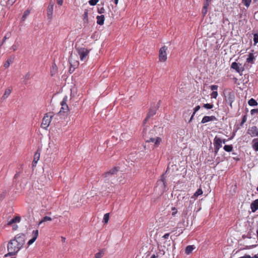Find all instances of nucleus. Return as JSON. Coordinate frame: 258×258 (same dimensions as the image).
Instances as JSON below:
<instances>
[{
  "instance_id": "423d86ee",
  "label": "nucleus",
  "mask_w": 258,
  "mask_h": 258,
  "mask_svg": "<svg viewBox=\"0 0 258 258\" xmlns=\"http://www.w3.org/2000/svg\"><path fill=\"white\" fill-rule=\"evenodd\" d=\"M54 4L50 2L47 9V16L48 19L51 20L53 16Z\"/></svg>"
},
{
  "instance_id": "f8f14e48",
  "label": "nucleus",
  "mask_w": 258,
  "mask_h": 258,
  "mask_svg": "<svg viewBox=\"0 0 258 258\" xmlns=\"http://www.w3.org/2000/svg\"><path fill=\"white\" fill-rule=\"evenodd\" d=\"M215 120H216V117L214 116H205L203 118L201 122L202 123H205Z\"/></svg>"
},
{
  "instance_id": "13d9d810",
  "label": "nucleus",
  "mask_w": 258,
  "mask_h": 258,
  "mask_svg": "<svg viewBox=\"0 0 258 258\" xmlns=\"http://www.w3.org/2000/svg\"><path fill=\"white\" fill-rule=\"evenodd\" d=\"M150 258H156V255L155 254H153Z\"/></svg>"
},
{
  "instance_id": "aec40b11",
  "label": "nucleus",
  "mask_w": 258,
  "mask_h": 258,
  "mask_svg": "<svg viewBox=\"0 0 258 258\" xmlns=\"http://www.w3.org/2000/svg\"><path fill=\"white\" fill-rule=\"evenodd\" d=\"M105 20L104 15L98 16L97 17V23L98 25H102Z\"/></svg>"
},
{
  "instance_id": "79ce46f5",
  "label": "nucleus",
  "mask_w": 258,
  "mask_h": 258,
  "mask_svg": "<svg viewBox=\"0 0 258 258\" xmlns=\"http://www.w3.org/2000/svg\"><path fill=\"white\" fill-rule=\"evenodd\" d=\"M30 78V74L29 73H27L24 76V79L25 81H27Z\"/></svg>"
},
{
  "instance_id": "9d476101",
  "label": "nucleus",
  "mask_w": 258,
  "mask_h": 258,
  "mask_svg": "<svg viewBox=\"0 0 258 258\" xmlns=\"http://www.w3.org/2000/svg\"><path fill=\"white\" fill-rule=\"evenodd\" d=\"M69 61L71 66L74 68H76L79 66V61L76 60L75 56L73 54L71 55Z\"/></svg>"
},
{
  "instance_id": "3c124183",
  "label": "nucleus",
  "mask_w": 258,
  "mask_h": 258,
  "mask_svg": "<svg viewBox=\"0 0 258 258\" xmlns=\"http://www.w3.org/2000/svg\"><path fill=\"white\" fill-rule=\"evenodd\" d=\"M16 0H9L8 1V3L11 5H12L15 2H16Z\"/></svg>"
},
{
  "instance_id": "cd10ccee",
  "label": "nucleus",
  "mask_w": 258,
  "mask_h": 258,
  "mask_svg": "<svg viewBox=\"0 0 258 258\" xmlns=\"http://www.w3.org/2000/svg\"><path fill=\"white\" fill-rule=\"evenodd\" d=\"M109 219V213H106L104 215L103 222L106 224L108 223Z\"/></svg>"
},
{
  "instance_id": "4d7b16f0",
  "label": "nucleus",
  "mask_w": 258,
  "mask_h": 258,
  "mask_svg": "<svg viewBox=\"0 0 258 258\" xmlns=\"http://www.w3.org/2000/svg\"><path fill=\"white\" fill-rule=\"evenodd\" d=\"M61 239L63 242L65 241L66 238L63 237H61Z\"/></svg>"
},
{
  "instance_id": "20e7f679",
  "label": "nucleus",
  "mask_w": 258,
  "mask_h": 258,
  "mask_svg": "<svg viewBox=\"0 0 258 258\" xmlns=\"http://www.w3.org/2000/svg\"><path fill=\"white\" fill-rule=\"evenodd\" d=\"M167 47L166 46H162L159 50V59L161 62H165L167 58L166 51Z\"/></svg>"
},
{
  "instance_id": "4be33fe9",
  "label": "nucleus",
  "mask_w": 258,
  "mask_h": 258,
  "mask_svg": "<svg viewBox=\"0 0 258 258\" xmlns=\"http://www.w3.org/2000/svg\"><path fill=\"white\" fill-rule=\"evenodd\" d=\"M13 58L10 57L4 63V66L5 68H8L9 67L10 65L13 62Z\"/></svg>"
},
{
  "instance_id": "ea45409f",
  "label": "nucleus",
  "mask_w": 258,
  "mask_h": 258,
  "mask_svg": "<svg viewBox=\"0 0 258 258\" xmlns=\"http://www.w3.org/2000/svg\"><path fill=\"white\" fill-rule=\"evenodd\" d=\"M18 47V44H15L12 46V47L10 48V49L12 50L13 51H15L17 49Z\"/></svg>"
},
{
  "instance_id": "b1692460",
  "label": "nucleus",
  "mask_w": 258,
  "mask_h": 258,
  "mask_svg": "<svg viewBox=\"0 0 258 258\" xmlns=\"http://www.w3.org/2000/svg\"><path fill=\"white\" fill-rule=\"evenodd\" d=\"M209 6V4H206V3L204 4V5L203 6V10L202 11V13L204 16L206 15V14L207 13L208 8Z\"/></svg>"
},
{
  "instance_id": "72a5a7b5",
  "label": "nucleus",
  "mask_w": 258,
  "mask_h": 258,
  "mask_svg": "<svg viewBox=\"0 0 258 258\" xmlns=\"http://www.w3.org/2000/svg\"><path fill=\"white\" fill-rule=\"evenodd\" d=\"M177 213V209L175 207H173L171 209V215L172 216H175Z\"/></svg>"
},
{
  "instance_id": "393cba45",
  "label": "nucleus",
  "mask_w": 258,
  "mask_h": 258,
  "mask_svg": "<svg viewBox=\"0 0 258 258\" xmlns=\"http://www.w3.org/2000/svg\"><path fill=\"white\" fill-rule=\"evenodd\" d=\"M158 184L159 185L161 184V185L162 187V188H164L165 187V178H164L163 175H162V176L161 177V179L158 181Z\"/></svg>"
},
{
  "instance_id": "bb28decb",
  "label": "nucleus",
  "mask_w": 258,
  "mask_h": 258,
  "mask_svg": "<svg viewBox=\"0 0 258 258\" xmlns=\"http://www.w3.org/2000/svg\"><path fill=\"white\" fill-rule=\"evenodd\" d=\"M52 220V219L51 217L48 216H45L43 219L40 221L39 223V225L41 224L42 223L47 222V221H50Z\"/></svg>"
},
{
  "instance_id": "603ef678",
  "label": "nucleus",
  "mask_w": 258,
  "mask_h": 258,
  "mask_svg": "<svg viewBox=\"0 0 258 258\" xmlns=\"http://www.w3.org/2000/svg\"><path fill=\"white\" fill-rule=\"evenodd\" d=\"M212 0H206V2L205 3L210 4V2Z\"/></svg>"
},
{
  "instance_id": "de8ad7c7",
  "label": "nucleus",
  "mask_w": 258,
  "mask_h": 258,
  "mask_svg": "<svg viewBox=\"0 0 258 258\" xmlns=\"http://www.w3.org/2000/svg\"><path fill=\"white\" fill-rule=\"evenodd\" d=\"M57 4L59 5H62L63 3V0H56Z\"/></svg>"
},
{
  "instance_id": "c03bdc74",
  "label": "nucleus",
  "mask_w": 258,
  "mask_h": 258,
  "mask_svg": "<svg viewBox=\"0 0 258 258\" xmlns=\"http://www.w3.org/2000/svg\"><path fill=\"white\" fill-rule=\"evenodd\" d=\"M200 109V106L199 105L197 106L194 108V114H195L196 112L197 111H198Z\"/></svg>"
},
{
  "instance_id": "dca6fc26",
  "label": "nucleus",
  "mask_w": 258,
  "mask_h": 258,
  "mask_svg": "<svg viewBox=\"0 0 258 258\" xmlns=\"http://www.w3.org/2000/svg\"><path fill=\"white\" fill-rule=\"evenodd\" d=\"M155 113H156V109H152V108L150 109L148 114H147L146 118L145 119V120L144 121V123H145L146 122V121H147V120L148 119V118L153 116L154 114H155Z\"/></svg>"
},
{
  "instance_id": "bf43d9fd",
  "label": "nucleus",
  "mask_w": 258,
  "mask_h": 258,
  "mask_svg": "<svg viewBox=\"0 0 258 258\" xmlns=\"http://www.w3.org/2000/svg\"><path fill=\"white\" fill-rule=\"evenodd\" d=\"M252 258H258V256L256 255H255L253 256H252Z\"/></svg>"
},
{
  "instance_id": "f3484780",
  "label": "nucleus",
  "mask_w": 258,
  "mask_h": 258,
  "mask_svg": "<svg viewBox=\"0 0 258 258\" xmlns=\"http://www.w3.org/2000/svg\"><path fill=\"white\" fill-rule=\"evenodd\" d=\"M250 208L252 212H255L258 209V199L254 200L251 204Z\"/></svg>"
},
{
  "instance_id": "ddd939ff",
  "label": "nucleus",
  "mask_w": 258,
  "mask_h": 258,
  "mask_svg": "<svg viewBox=\"0 0 258 258\" xmlns=\"http://www.w3.org/2000/svg\"><path fill=\"white\" fill-rule=\"evenodd\" d=\"M147 142L154 143L155 145L158 146L161 142V139L159 137H156L155 138H151L149 140H147Z\"/></svg>"
},
{
  "instance_id": "9b49d317",
  "label": "nucleus",
  "mask_w": 258,
  "mask_h": 258,
  "mask_svg": "<svg viewBox=\"0 0 258 258\" xmlns=\"http://www.w3.org/2000/svg\"><path fill=\"white\" fill-rule=\"evenodd\" d=\"M117 170L116 168L112 169L108 172H107L105 174V177L106 180H109L111 177L116 174Z\"/></svg>"
},
{
  "instance_id": "1a4fd4ad",
  "label": "nucleus",
  "mask_w": 258,
  "mask_h": 258,
  "mask_svg": "<svg viewBox=\"0 0 258 258\" xmlns=\"http://www.w3.org/2000/svg\"><path fill=\"white\" fill-rule=\"evenodd\" d=\"M32 235V238L31 239H30L27 243L28 245H31L36 240L38 235V230H36L33 231Z\"/></svg>"
},
{
  "instance_id": "7c9ffc66",
  "label": "nucleus",
  "mask_w": 258,
  "mask_h": 258,
  "mask_svg": "<svg viewBox=\"0 0 258 258\" xmlns=\"http://www.w3.org/2000/svg\"><path fill=\"white\" fill-rule=\"evenodd\" d=\"M11 36V33L10 32H8L7 33H6L3 38V40L2 45L4 43V42L6 41V39L10 38Z\"/></svg>"
},
{
  "instance_id": "0e129e2a",
  "label": "nucleus",
  "mask_w": 258,
  "mask_h": 258,
  "mask_svg": "<svg viewBox=\"0 0 258 258\" xmlns=\"http://www.w3.org/2000/svg\"><path fill=\"white\" fill-rule=\"evenodd\" d=\"M256 190L258 191V186L256 188Z\"/></svg>"
},
{
  "instance_id": "e2e57ef3",
  "label": "nucleus",
  "mask_w": 258,
  "mask_h": 258,
  "mask_svg": "<svg viewBox=\"0 0 258 258\" xmlns=\"http://www.w3.org/2000/svg\"><path fill=\"white\" fill-rule=\"evenodd\" d=\"M244 121H245V119H244V118H243V122H244Z\"/></svg>"
},
{
  "instance_id": "680f3d73",
  "label": "nucleus",
  "mask_w": 258,
  "mask_h": 258,
  "mask_svg": "<svg viewBox=\"0 0 258 258\" xmlns=\"http://www.w3.org/2000/svg\"><path fill=\"white\" fill-rule=\"evenodd\" d=\"M225 142H226L225 140H224L223 141H222V143H223L224 144H225Z\"/></svg>"
},
{
  "instance_id": "473e14b6",
  "label": "nucleus",
  "mask_w": 258,
  "mask_h": 258,
  "mask_svg": "<svg viewBox=\"0 0 258 258\" xmlns=\"http://www.w3.org/2000/svg\"><path fill=\"white\" fill-rule=\"evenodd\" d=\"M224 149L227 152H231L232 150V147L231 145H225L224 147Z\"/></svg>"
},
{
  "instance_id": "412c9836",
  "label": "nucleus",
  "mask_w": 258,
  "mask_h": 258,
  "mask_svg": "<svg viewBox=\"0 0 258 258\" xmlns=\"http://www.w3.org/2000/svg\"><path fill=\"white\" fill-rule=\"evenodd\" d=\"M254 59V56L253 53H249L248 55V57L246 59V61L248 63H253Z\"/></svg>"
},
{
  "instance_id": "2f4dec72",
  "label": "nucleus",
  "mask_w": 258,
  "mask_h": 258,
  "mask_svg": "<svg viewBox=\"0 0 258 258\" xmlns=\"http://www.w3.org/2000/svg\"><path fill=\"white\" fill-rule=\"evenodd\" d=\"M251 2V0H242V3L247 8L249 6Z\"/></svg>"
},
{
  "instance_id": "a18cd8bd",
  "label": "nucleus",
  "mask_w": 258,
  "mask_h": 258,
  "mask_svg": "<svg viewBox=\"0 0 258 258\" xmlns=\"http://www.w3.org/2000/svg\"><path fill=\"white\" fill-rule=\"evenodd\" d=\"M105 11V10L103 8H101L100 9H98V13L100 14L103 13Z\"/></svg>"
},
{
  "instance_id": "864d4df0",
  "label": "nucleus",
  "mask_w": 258,
  "mask_h": 258,
  "mask_svg": "<svg viewBox=\"0 0 258 258\" xmlns=\"http://www.w3.org/2000/svg\"><path fill=\"white\" fill-rule=\"evenodd\" d=\"M194 115H195V114H194V113H193V114H192V115H191V117H190V120H189V122H190V121L192 120V118H193V117H194Z\"/></svg>"
},
{
  "instance_id": "37998d69",
  "label": "nucleus",
  "mask_w": 258,
  "mask_h": 258,
  "mask_svg": "<svg viewBox=\"0 0 258 258\" xmlns=\"http://www.w3.org/2000/svg\"><path fill=\"white\" fill-rule=\"evenodd\" d=\"M211 89L212 90H213V91H214L215 90H217L218 89V86L217 85H212L211 87Z\"/></svg>"
},
{
  "instance_id": "49530a36",
  "label": "nucleus",
  "mask_w": 258,
  "mask_h": 258,
  "mask_svg": "<svg viewBox=\"0 0 258 258\" xmlns=\"http://www.w3.org/2000/svg\"><path fill=\"white\" fill-rule=\"evenodd\" d=\"M254 148L255 150L258 151V142L254 143Z\"/></svg>"
},
{
  "instance_id": "c756f323",
  "label": "nucleus",
  "mask_w": 258,
  "mask_h": 258,
  "mask_svg": "<svg viewBox=\"0 0 258 258\" xmlns=\"http://www.w3.org/2000/svg\"><path fill=\"white\" fill-rule=\"evenodd\" d=\"M104 254L102 250H100L98 252L96 253L94 258H101Z\"/></svg>"
},
{
  "instance_id": "7ed1b4c3",
  "label": "nucleus",
  "mask_w": 258,
  "mask_h": 258,
  "mask_svg": "<svg viewBox=\"0 0 258 258\" xmlns=\"http://www.w3.org/2000/svg\"><path fill=\"white\" fill-rule=\"evenodd\" d=\"M76 49L80 60L82 61H86L90 50L85 47H77Z\"/></svg>"
},
{
  "instance_id": "6e6d98bb",
  "label": "nucleus",
  "mask_w": 258,
  "mask_h": 258,
  "mask_svg": "<svg viewBox=\"0 0 258 258\" xmlns=\"http://www.w3.org/2000/svg\"><path fill=\"white\" fill-rule=\"evenodd\" d=\"M118 3V0H114V3L117 5Z\"/></svg>"
},
{
  "instance_id": "6ab92c4d",
  "label": "nucleus",
  "mask_w": 258,
  "mask_h": 258,
  "mask_svg": "<svg viewBox=\"0 0 258 258\" xmlns=\"http://www.w3.org/2000/svg\"><path fill=\"white\" fill-rule=\"evenodd\" d=\"M12 90V89L10 88H8L6 89L2 98L4 100L7 98L9 97V96L10 95V94L11 93Z\"/></svg>"
},
{
  "instance_id": "4c0bfd02",
  "label": "nucleus",
  "mask_w": 258,
  "mask_h": 258,
  "mask_svg": "<svg viewBox=\"0 0 258 258\" xmlns=\"http://www.w3.org/2000/svg\"><path fill=\"white\" fill-rule=\"evenodd\" d=\"M218 92L217 91H213L211 94V98H214V99H216L217 98V97L218 96Z\"/></svg>"
},
{
  "instance_id": "5fc2aeb1",
  "label": "nucleus",
  "mask_w": 258,
  "mask_h": 258,
  "mask_svg": "<svg viewBox=\"0 0 258 258\" xmlns=\"http://www.w3.org/2000/svg\"><path fill=\"white\" fill-rule=\"evenodd\" d=\"M246 258H252V256L249 255H245Z\"/></svg>"
},
{
  "instance_id": "5701e85b",
  "label": "nucleus",
  "mask_w": 258,
  "mask_h": 258,
  "mask_svg": "<svg viewBox=\"0 0 258 258\" xmlns=\"http://www.w3.org/2000/svg\"><path fill=\"white\" fill-rule=\"evenodd\" d=\"M195 247L193 245H188L186 247L185 253L187 254H190L194 249Z\"/></svg>"
},
{
  "instance_id": "0eeeda50",
  "label": "nucleus",
  "mask_w": 258,
  "mask_h": 258,
  "mask_svg": "<svg viewBox=\"0 0 258 258\" xmlns=\"http://www.w3.org/2000/svg\"><path fill=\"white\" fill-rule=\"evenodd\" d=\"M247 133L251 137H258V131L256 126H252L249 128Z\"/></svg>"
},
{
  "instance_id": "f704fd0d",
  "label": "nucleus",
  "mask_w": 258,
  "mask_h": 258,
  "mask_svg": "<svg viewBox=\"0 0 258 258\" xmlns=\"http://www.w3.org/2000/svg\"><path fill=\"white\" fill-rule=\"evenodd\" d=\"M203 194V191L201 189H198L197 191L195 193L194 196L195 197H198L200 195H201Z\"/></svg>"
},
{
  "instance_id": "c9c22d12",
  "label": "nucleus",
  "mask_w": 258,
  "mask_h": 258,
  "mask_svg": "<svg viewBox=\"0 0 258 258\" xmlns=\"http://www.w3.org/2000/svg\"><path fill=\"white\" fill-rule=\"evenodd\" d=\"M99 2V0H90L89 1V4L91 6H95L97 4V3Z\"/></svg>"
},
{
  "instance_id": "a878e982",
  "label": "nucleus",
  "mask_w": 258,
  "mask_h": 258,
  "mask_svg": "<svg viewBox=\"0 0 258 258\" xmlns=\"http://www.w3.org/2000/svg\"><path fill=\"white\" fill-rule=\"evenodd\" d=\"M30 10H26L22 18V21H24L25 19H26L27 17L30 14Z\"/></svg>"
},
{
  "instance_id": "a211bd4d",
  "label": "nucleus",
  "mask_w": 258,
  "mask_h": 258,
  "mask_svg": "<svg viewBox=\"0 0 258 258\" xmlns=\"http://www.w3.org/2000/svg\"><path fill=\"white\" fill-rule=\"evenodd\" d=\"M40 154L39 153H36L34 155V159L32 163V166L35 167L38 160H39Z\"/></svg>"
},
{
  "instance_id": "58836bf2",
  "label": "nucleus",
  "mask_w": 258,
  "mask_h": 258,
  "mask_svg": "<svg viewBox=\"0 0 258 258\" xmlns=\"http://www.w3.org/2000/svg\"><path fill=\"white\" fill-rule=\"evenodd\" d=\"M253 41L255 45L258 43V35L257 34H255L253 36Z\"/></svg>"
},
{
  "instance_id": "8fccbe9b",
  "label": "nucleus",
  "mask_w": 258,
  "mask_h": 258,
  "mask_svg": "<svg viewBox=\"0 0 258 258\" xmlns=\"http://www.w3.org/2000/svg\"><path fill=\"white\" fill-rule=\"evenodd\" d=\"M18 226L17 225L15 224H14V225H13V229L14 230H16L18 229Z\"/></svg>"
},
{
  "instance_id": "4468645a",
  "label": "nucleus",
  "mask_w": 258,
  "mask_h": 258,
  "mask_svg": "<svg viewBox=\"0 0 258 258\" xmlns=\"http://www.w3.org/2000/svg\"><path fill=\"white\" fill-rule=\"evenodd\" d=\"M21 218L19 216L15 217V218L8 221V225H13L14 224L19 223L20 222Z\"/></svg>"
},
{
  "instance_id": "39448f33",
  "label": "nucleus",
  "mask_w": 258,
  "mask_h": 258,
  "mask_svg": "<svg viewBox=\"0 0 258 258\" xmlns=\"http://www.w3.org/2000/svg\"><path fill=\"white\" fill-rule=\"evenodd\" d=\"M213 144L214 146L215 152L216 153H218L219 149L222 146V140L220 138L217 137H215L214 139Z\"/></svg>"
},
{
  "instance_id": "e433bc0d",
  "label": "nucleus",
  "mask_w": 258,
  "mask_h": 258,
  "mask_svg": "<svg viewBox=\"0 0 258 258\" xmlns=\"http://www.w3.org/2000/svg\"><path fill=\"white\" fill-rule=\"evenodd\" d=\"M204 107L206 109H212L213 107V105L211 104L207 103L204 105Z\"/></svg>"
},
{
  "instance_id": "09e8293b",
  "label": "nucleus",
  "mask_w": 258,
  "mask_h": 258,
  "mask_svg": "<svg viewBox=\"0 0 258 258\" xmlns=\"http://www.w3.org/2000/svg\"><path fill=\"white\" fill-rule=\"evenodd\" d=\"M258 110L257 109H252L250 111L251 114H254L255 113H257Z\"/></svg>"
},
{
  "instance_id": "a19ab883",
  "label": "nucleus",
  "mask_w": 258,
  "mask_h": 258,
  "mask_svg": "<svg viewBox=\"0 0 258 258\" xmlns=\"http://www.w3.org/2000/svg\"><path fill=\"white\" fill-rule=\"evenodd\" d=\"M169 233H166V234H165V235H164L162 237L161 240V241H162V240H164V239H165L168 238V237H169Z\"/></svg>"
},
{
  "instance_id": "f257e3e1",
  "label": "nucleus",
  "mask_w": 258,
  "mask_h": 258,
  "mask_svg": "<svg viewBox=\"0 0 258 258\" xmlns=\"http://www.w3.org/2000/svg\"><path fill=\"white\" fill-rule=\"evenodd\" d=\"M25 242V235L23 234L16 235L9 242L7 246L9 253L6 254L5 256L16 254L22 248Z\"/></svg>"
},
{
  "instance_id": "052dcab7",
  "label": "nucleus",
  "mask_w": 258,
  "mask_h": 258,
  "mask_svg": "<svg viewBox=\"0 0 258 258\" xmlns=\"http://www.w3.org/2000/svg\"><path fill=\"white\" fill-rule=\"evenodd\" d=\"M239 258H246V256H245V255H244V256H241V257H239Z\"/></svg>"
},
{
  "instance_id": "f03ea898",
  "label": "nucleus",
  "mask_w": 258,
  "mask_h": 258,
  "mask_svg": "<svg viewBox=\"0 0 258 258\" xmlns=\"http://www.w3.org/2000/svg\"><path fill=\"white\" fill-rule=\"evenodd\" d=\"M53 117V113L48 112L45 114L42 119V122L41 123L42 127L44 129L47 130L51 122V119Z\"/></svg>"
},
{
  "instance_id": "c85d7f7f",
  "label": "nucleus",
  "mask_w": 258,
  "mask_h": 258,
  "mask_svg": "<svg viewBox=\"0 0 258 258\" xmlns=\"http://www.w3.org/2000/svg\"><path fill=\"white\" fill-rule=\"evenodd\" d=\"M248 103L250 106H256L257 104V102L253 98L250 99Z\"/></svg>"
},
{
  "instance_id": "6e6552de",
  "label": "nucleus",
  "mask_w": 258,
  "mask_h": 258,
  "mask_svg": "<svg viewBox=\"0 0 258 258\" xmlns=\"http://www.w3.org/2000/svg\"><path fill=\"white\" fill-rule=\"evenodd\" d=\"M67 97L63 98L62 101L61 102V108L60 111L66 112L69 110V107L67 104Z\"/></svg>"
},
{
  "instance_id": "2eb2a0df",
  "label": "nucleus",
  "mask_w": 258,
  "mask_h": 258,
  "mask_svg": "<svg viewBox=\"0 0 258 258\" xmlns=\"http://www.w3.org/2000/svg\"><path fill=\"white\" fill-rule=\"evenodd\" d=\"M240 66L238 63L236 62H234L231 64V68L235 70L237 72L239 73L242 71L241 68H240Z\"/></svg>"
}]
</instances>
